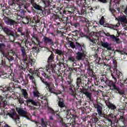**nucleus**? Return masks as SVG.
Returning <instances> with one entry per match:
<instances>
[{"instance_id":"3c124183","label":"nucleus","mask_w":127,"mask_h":127,"mask_svg":"<svg viewBox=\"0 0 127 127\" xmlns=\"http://www.w3.org/2000/svg\"><path fill=\"white\" fill-rule=\"evenodd\" d=\"M105 23V17L102 16L100 20H99V24L103 25Z\"/></svg>"},{"instance_id":"ea45409f","label":"nucleus","mask_w":127,"mask_h":127,"mask_svg":"<svg viewBox=\"0 0 127 127\" xmlns=\"http://www.w3.org/2000/svg\"><path fill=\"white\" fill-rule=\"evenodd\" d=\"M69 70L70 71V73H69V75H71V73H77L78 72V69L76 67H69Z\"/></svg>"},{"instance_id":"c9c22d12","label":"nucleus","mask_w":127,"mask_h":127,"mask_svg":"<svg viewBox=\"0 0 127 127\" xmlns=\"http://www.w3.org/2000/svg\"><path fill=\"white\" fill-rule=\"evenodd\" d=\"M2 30H3V31L4 32V33L7 34V35H9L11 33V30H10V29H9V28H7L6 27H4Z\"/></svg>"},{"instance_id":"e2e57ef3","label":"nucleus","mask_w":127,"mask_h":127,"mask_svg":"<svg viewBox=\"0 0 127 127\" xmlns=\"http://www.w3.org/2000/svg\"><path fill=\"white\" fill-rule=\"evenodd\" d=\"M100 60H101L100 58L97 57L95 60L96 64H97V65H99V64H100Z\"/></svg>"},{"instance_id":"4468645a","label":"nucleus","mask_w":127,"mask_h":127,"mask_svg":"<svg viewBox=\"0 0 127 127\" xmlns=\"http://www.w3.org/2000/svg\"><path fill=\"white\" fill-rule=\"evenodd\" d=\"M3 19L4 20V23H5L6 25H10V26L14 25L16 23L13 19L10 18L6 16H5Z\"/></svg>"},{"instance_id":"39448f33","label":"nucleus","mask_w":127,"mask_h":127,"mask_svg":"<svg viewBox=\"0 0 127 127\" xmlns=\"http://www.w3.org/2000/svg\"><path fill=\"white\" fill-rule=\"evenodd\" d=\"M86 0H76V4L80 7L79 10L83 9L84 11L83 15L86 14V13H90L92 12V10H93V7L86 5V4H87Z\"/></svg>"},{"instance_id":"20e7f679","label":"nucleus","mask_w":127,"mask_h":127,"mask_svg":"<svg viewBox=\"0 0 127 127\" xmlns=\"http://www.w3.org/2000/svg\"><path fill=\"white\" fill-rule=\"evenodd\" d=\"M103 105L101 103L94 104V107L96 109L97 113H94L92 115V121L94 124H99L100 123L99 120L101 118H105V114L103 113Z\"/></svg>"},{"instance_id":"0eeeda50","label":"nucleus","mask_w":127,"mask_h":127,"mask_svg":"<svg viewBox=\"0 0 127 127\" xmlns=\"http://www.w3.org/2000/svg\"><path fill=\"white\" fill-rule=\"evenodd\" d=\"M19 47L21 48V51L22 52V55L23 56V64H21V66H19V68L21 70H23L25 71L28 66V61H27V58H26V51L25 50V48L22 47L21 44H19Z\"/></svg>"},{"instance_id":"79ce46f5","label":"nucleus","mask_w":127,"mask_h":127,"mask_svg":"<svg viewBox=\"0 0 127 127\" xmlns=\"http://www.w3.org/2000/svg\"><path fill=\"white\" fill-rule=\"evenodd\" d=\"M62 22H63V27L64 29H69V27H70V25H69V24H67L65 23V20H63V21H62Z\"/></svg>"},{"instance_id":"9d476101","label":"nucleus","mask_w":127,"mask_h":127,"mask_svg":"<svg viewBox=\"0 0 127 127\" xmlns=\"http://www.w3.org/2000/svg\"><path fill=\"white\" fill-rule=\"evenodd\" d=\"M42 42H44L45 45L48 44V45H50L51 46H54V45L56 44V42H54L53 39L46 36H44L42 39Z\"/></svg>"},{"instance_id":"4be33fe9","label":"nucleus","mask_w":127,"mask_h":127,"mask_svg":"<svg viewBox=\"0 0 127 127\" xmlns=\"http://www.w3.org/2000/svg\"><path fill=\"white\" fill-rule=\"evenodd\" d=\"M101 46H102V47H104V48H106V49L109 50V51H111V50H112V44L107 42H102Z\"/></svg>"},{"instance_id":"bf43d9fd","label":"nucleus","mask_w":127,"mask_h":127,"mask_svg":"<svg viewBox=\"0 0 127 127\" xmlns=\"http://www.w3.org/2000/svg\"><path fill=\"white\" fill-rule=\"evenodd\" d=\"M24 99L20 97L19 98H18V102L20 104H24Z\"/></svg>"},{"instance_id":"393cba45","label":"nucleus","mask_w":127,"mask_h":127,"mask_svg":"<svg viewBox=\"0 0 127 127\" xmlns=\"http://www.w3.org/2000/svg\"><path fill=\"white\" fill-rule=\"evenodd\" d=\"M16 111L19 116H22V117H25L27 115V113L21 108H16Z\"/></svg>"},{"instance_id":"4d7b16f0","label":"nucleus","mask_w":127,"mask_h":127,"mask_svg":"<svg viewBox=\"0 0 127 127\" xmlns=\"http://www.w3.org/2000/svg\"><path fill=\"white\" fill-rule=\"evenodd\" d=\"M41 124H42V127H47V123L45 122V121H44V119L43 118L41 119Z\"/></svg>"},{"instance_id":"2f4dec72","label":"nucleus","mask_w":127,"mask_h":127,"mask_svg":"<svg viewBox=\"0 0 127 127\" xmlns=\"http://www.w3.org/2000/svg\"><path fill=\"white\" fill-rule=\"evenodd\" d=\"M118 20L119 21H120L121 23H127V16H126V15H123L119 17Z\"/></svg>"},{"instance_id":"49530a36","label":"nucleus","mask_w":127,"mask_h":127,"mask_svg":"<svg viewBox=\"0 0 127 127\" xmlns=\"http://www.w3.org/2000/svg\"><path fill=\"white\" fill-rule=\"evenodd\" d=\"M111 4H110L109 5V10H110V11H111L112 15L113 16H115V13H116V12H117V11L116 10H115V9H114V8H111Z\"/></svg>"},{"instance_id":"5701e85b","label":"nucleus","mask_w":127,"mask_h":127,"mask_svg":"<svg viewBox=\"0 0 127 127\" xmlns=\"http://www.w3.org/2000/svg\"><path fill=\"white\" fill-rule=\"evenodd\" d=\"M36 18V17H34L33 18H31V20L30 21V25L31 26H35L37 23H39L40 21V20L38 19V18L37 20Z\"/></svg>"},{"instance_id":"f3484780","label":"nucleus","mask_w":127,"mask_h":127,"mask_svg":"<svg viewBox=\"0 0 127 127\" xmlns=\"http://www.w3.org/2000/svg\"><path fill=\"white\" fill-rule=\"evenodd\" d=\"M100 80L101 81V84L102 85H107L108 87L110 86L111 84H112V82H113V80H110L107 78V77H101L100 78Z\"/></svg>"},{"instance_id":"412c9836","label":"nucleus","mask_w":127,"mask_h":127,"mask_svg":"<svg viewBox=\"0 0 127 127\" xmlns=\"http://www.w3.org/2000/svg\"><path fill=\"white\" fill-rule=\"evenodd\" d=\"M106 120L108 121L109 123L110 124H113V122L116 120V116L111 113L106 116Z\"/></svg>"},{"instance_id":"a211bd4d","label":"nucleus","mask_w":127,"mask_h":127,"mask_svg":"<svg viewBox=\"0 0 127 127\" xmlns=\"http://www.w3.org/2000/svg\"><path fill=\"white\" fill-rule=\"evenodd\" d=\"M8 115L14 121H16V120L19 119V117H18L17 114H16V112L13 109L10 110V112L8 113Z\"/></svg>"},{"instance_id":"6ab92c4d","label":"nucleus","mask_w":127,"mask_h":127,"mask_svg":"<svg viewBox=\"0 0 127 127\" xmlns=\"http://www.w3.org/2000/svg\"><path fill=\"white\" fill-rule=\"evenodd\" d=\"M71 26L75 29H80V23L77 22V20H75V18H73V21L71 22Z\"/></svg>"},{"instance_id":"de8ad7c7","label":"nucleus","mask_w":127,"mask_h":127,"mask_svg":"<svg viewBox=\"0 0 127 127\" xmlns=\"http://www.w3.org/2000/svg\"><path fill=\"white\" fill-rule=\"evenodd\" d=\"M69 43V46L70 47H71V48L72 49H76V44L75 45V43H74V42H72L71 41H68Z\"/></svg>"},{"instance_id":"1a4fd4ad","label":"nucleus","mask_w":127,"mask_h":127,"mask_svg":"<svg viewBox=\"0 0 127 127\" xmlns=\"http://www.w3.org/2000/svg\"><path fill=\"white\" fill-rule=\"evenodd\" d=\"M66 84H67L68 86L70 87L69 91H70V94L73 97V99L78 100V98L77 97H76V95H77L76 90H73V88H74V86L73 84H72V83H73V79L72 78V75H71V73L68 75L67 78H66Z\"/></svg>"},{"instance_id":"423d86ee","label":"nucleus","mask_w":127,"mask_h":127,"mask_svg":"<svg viewBox=\"0 0 127 127\" xmlns=\"http://www.w3.org/2000/svg\"><path fill=\"white\" fill-rule=\"evenodd\" d=\"M85 79H87L86 81V80L82 79L81 77H77L76 80V88L79 89L80 87H82V88H86V87H89V84H90L91 80L90 79L88 78V77L86 75L84 76Z\"/></svg>"},{"instance_id":"aec40b11","label":"nucleus","mask_w":127,"mask_h":127,"mask_svg":"<svg viewBox=\"0 0 127 127\" xmlns=\"http://www.w3.org/2000/svg\"><path fill=\"white\" fill-rule=\"evenodd\" d=\"M33 7L35 9V12L37 13H38L39 14H40L41 12H42V6H41L40 5L37 4L36 3V4H34L33 6Z\"/></svg>"},{"instance_id":"473e14b6","label":"nucleus","mask_w":127,"mask_h":127,"mask_svg":"<svg viewBox=\"0 0 127 127\" xmlns=\"http://www.w3.org/2000/svg\"><path fill=\"white\" fill-rule=\"evenodd\" d=\"M57 10L60 11V14H67L66 7H58Z\"/></svg>"},{"instance_id":"338daca9","label":"nucleus","mask_w":127,"mask_h":127,"mask_svg":"<svg viewBox=\"0 0 127 127\" xmlns=\"http://www.w3.org/2000/svg\"><path fill=\"white\" fill-rule=\"evenodd\" d=\"M90 90L92 92H96V87L94 85H92L90 86Z\"/></svg>"},{"instance_id":"bb28decb","label":"nucleus","mask_w":127,"mask_h":127,"mask_svg":"<svg viewBox=\"0 0 127 127\" xmlns=\"http://www.w3.org/2000/svg\"><path fill=\"white\" fill-rule=\"evenodd\" d=\"M51 48L52 51L55 52V54H58V55H59V56H63V55H64V52H63V51H62V50L55 49L53 48Z\"/></svg>"},{"instance_id":"774afa93","label":"nucleus","mask_w":127,"mask_h":127,"mask_svg":"<svg viewBox=\"0 0 127 127\" xmlns=\"http://www.w3.org/2000/svg\"><path fill=\"white\" fill-rule=\"evenodd\" d=\"M96 81L94 82V84L95 85V86H98V85H99V84H101V82H100V80L98 79H96Z\"/></svg>"},{"instance_id":"864d4df0","label":"nucleus","mask_w":127,"mask_h":127,"mask_svg":"<svg viewBox=\"0 0 127 127\" xmlns=\"http://www.w3.org/2000/svg\"><path fill=\"white\" fill-rule=\"evenodd\" d=\"M27 78H29V79L30 80H31V81H32V82H33V80H34V77L33 76V75H32V74H30V73H28L27 74Z\"/></svg>"},{"instance_id":"5fc2aeb1","label":"nucleus","mask_w":127,"mask_h":127,"mask_svg":"<svg viewBox=\"0 0 127 127\" xmlns=\"http://www.w3.org/2000/svg\"><path fill=\"white\" fill-rule=\"evenodd\" d=\"M33 94L34 97H37V98L39 97V95H40V93H39V92L37 91H34L33 92Z\"/></svg>"},{"instance_id":"f704fd0d","label":"nucleus","mask_w":127,"mask_h":127,"mask_svg":"<svg viewBox=\"0 0 127 127\" xmlns=\"http://www.w3.org/2000/svg\"><path fill=\"white\" fill-rule=\"evenodd\" d=\"M65 63V61L64 60V58L63 57H61L59 60V63L57 64V65L59 67L61 68L63 66H64V64Z\"/></svg>"},{"instance_id":"c85d7f7f","label":"nucleus","mask_w":127,"mask_h":127,"mask_svg":"<svg viewBox=\"0 0 127 127\" xmlns=\"http://www.w3.org/2000/svg\"><path fill=\"white\" fill-rule=\"evenodd\" d=\"M26 103L27 104V105L31 104V105H33V106H35V107H37V106H38L37 103H36V102L34 101V100L32 99L28 98L26 101Z\"/></svg>"},{"instance_id":"69168bd1","label":"nucleus","mask_w":127,"mask_h":127,"mask_svg":"<svg viewBox=\"0 0 127 127\" xmlns=\"http://www.w3.org/2000/svg\"><path fill=\"white\" fill-rule=\"evenodd\" d=\"M10 6H12V7H15V3L13 1H10L8 2Z\"/></svg>"},{"instance_id":"6e6552de","label":"nucleus","mask_w":127,"mask_h":127,"mask_svg":"<svg viewBox=\"0 0 127 127\" xmlns=\"http://www.w3.org/2000/svg\"><path fill=\"white\" fill-rule=\"evenodd\" d=\"M65 10L66 14H69V15H72V14L75 13V14H79V15H83V14L85 13L84 9L81 10L79 9L77 7L75 6H66Z\"/></svg>"},{"instance_id":"58836bf2","label":"nucleus","mask_w":127,"mask_h":127,"mask_svg":"<svg viewBox=\"0 0 127 127\" xmlns=\"http://www.w3.org/2000/svg\"><path fill=\"white\" fill-rule=\"evenodd\" d=\"M29 6V4L26 3V2H22V3H20V7L21 8V7H23L25 9L28 7Z\"/></svg>"},{"instance_id":"2eb2a0df","label":"nucleus","mask_w":127,"mask_h":127,"mask_svg":"<svg viewBox=\"0 0 127 127\" xmlns=\"http://www.w3.org/2000/svg\"><path fill=\"white\" fill-rule=\"evenodd\" d=\"M42 82L45 85L46 89L48 90L50 93H53V90L54 89V85H51L50 83L46 81H44L43 79H41Z\"/></svg>"},{"instance_id":"b1692460","label":"nucleus","mask_w":127,"mask_h":127,"mask_svg":"<svg viewBox=\"0 0 127 127\" xmlns=\"http://www.w3.org/2000/svg\"><path fill=\"white\" fill-rule=\"evenodd\" d=\"M58 99L59 100V101L58 102L59 107H60V108H61L62 109L63 108H65L66 105H65V102L64 101V99H63V98H60V97H59Z\"/></svg>"},{"instance_id":"e433bc0d","label":"nucleus","mask_w":127,"mask_h":127,"mask_svg":"<svg viewBox=\"0 0 127 127\" xmlns=\"http://www.w3.org/2000/svg\"><path fill=\"white\" fill-rule=\"evenodd\" d=\"M3 56H5L6 59L8 60L9 62H10L11 61H13V59H14L13 57L9 55V53H8L7 55H5V54H4Z\"/></svg>"},{"instance_id":"680f3d73","label":"nucleus","mask_w":127,"mask_h":127,"mask_svg":"<svg viewBox=\"0 0 127 127\" xmlns=\"http://www.w3.org/2000/svg\"><path fill=\"white\" fill-rule=\"evenodd\" d=\"M80 21H82L83 22V23H88V19L86 18H82V19H81L80 20Z\"/></svg>"},{"instance_id":"37998d69","label":"nucleus","mask_w":127,"mask_h":127,"mask_svg":"<svg viewBox=\"0 0 127 127\" xmlns=\"http://www.w3.org/2000/svg\"><path fill=\"white\" fill-rule=\"evenodd\" d=\"M42 72L43 71H40L39 69H36L34 71V75L35 74V75H37L38 77H40V74L41 73L43 76H44L43 75V74H42Z\"/></svg>"},{"instance_id":"7c9ffc66","label":"nucleus","mask_w":127,"mask_h":127,"mask_svg":"<svg viewBox=\"0 0 127 127\" xmlns=\"http://www.w3.org/2000/svg\"><path fill=\"white\" fill-rule=\"evenodd\" d=\"M52 19L53 20H57V19H59V20L61 22H62L63 21V17L62 16L60 17V16L54 14L52 17Z\"/></svg>"},{"instance_id":"6e6d98bb","label":"nucleus","mask_w":127,"mask_h":127,"mask_svg":"<svg viewBox=\"0 0 127 127\" xmlns=\"http://www.w3.org/2000/svg\"><path fill=\"white\" fill-rule=\"evenodd\" d=\"M96 41H97L96 39H95V38H93V39L89 38V41H90V42H92V43H90V45L93 46V44H96Z\"/></svg>"},{"instance_id":"ddd939ff","label":"nucleus","mask_w":127,"mask_h":127,"mask_svg":"<svg viewBox=\"0 0 127 127\" xmlns=\"http://www.w3.org/2000/svg\"><path fill=\"white\" fill-rule=\"evenodd\" d=\"M75 44V49L76 50H78V52H83V53H84V52H86V45L84 43L80 44V43L76 42Z\"/></svg>"},{"instance_id":"0e129e2a","label":"nucleus","mask_w":127,"mask_h":127,"mask_svg":"<svg viewBox=\"0 0 127 127\" xmlns=\"http://www.w3.org/2000/svg\"><path fill=\"white\" fill-rule=\"evenodd\" d=\"M117 27V25H109L108 28H111V29H115Z\"/></svg>"},{"instance_id":"a18cd8bd","label":"nucleus","mask_w":127,"mask_h":127,"mask_svg":"<svg viewBox=\"0 0 127 127\" xmlns=\"http://www.w3.org/2000/svg\"><path fill=\"white\" fill-rule=\"evenodd\" d=\"M5 45L2 43H0V52L2 53L3 55H4V52H3V49H4Z\"/></svg>"},{"instance_id":"8fccbe9b","label":"nucleus","mask_w":127,"mask_h":127,"mask_svg":"<svg viewBox=\"0 0 127 127\" xmlns=\"http://www.w3.org/2000/svg\"><path fill=\"white\" fill-rule=\"evenodd\" d=\"M17 31V32H19V33H20V35H21L22 36H25V35H24V33L22 32V28H18Z\"/></svg>"},{"instance_id":"a878e982","label":"nucleus","mask_w":127,"mask_h":127,"mask_svg":"<svg viewBox=\"0 0 127 127\" xmlns=\"http://www.w3.org/2000/svg\"><path fill=\"white\" fill-rule=\"evenodd\" d=\"M42 11L41 12L40 14H43L44 16H47V15H49L51 13V11L49 7L45 8L44 10H42Z\"/></svg>"},{"instance_id":"c03bdc74","label":"nucleus","mask_w":127,"mask_h":127,"mask_svg":"<svg viewBox=\"0 0 127 127\" xmlns=\"http://www.w3.org/2000/svg\"><path fill=\"white\" fill-rule=\"evenodd\" d=\"M108 108L112 110V111H113L114 113H115V110L117 109V107L116 105L113 104H110L108 105Z\"/></svg>"},{"instance_id":"603ef678","label":"nucleus","mask_w":127,"mask_h":127,"mask_svg":"<svg viewBox=\"0 0 127 127\" xmlns=\"http://www.w3.org/2000/svg\"><path fill=\"white\" fill-rule=\"evenodd\" d=\"M118 114L120 115V116H124V115H125V110H124V109H119L118 110Z\"/></svg>"},{"instance_id":"9b49d317","label":"nucleus","mask_w":127,"mask_h":127,"mask_svg":"<svg viewBox=\"0 0 127 127\" xmlns=\"http://www.w3.org/2000/svg\"><path fill=\"white\" fill-rule=\"evenodd\" d=\"M85 66H88L87 70V74L91 77L92 78H95L96 75H94V71H93V66L92 65H90L89 64V62L86 61V63H84Z\"/></svg>"},{"instance_id":"13d9d810","label":"nucleus","mask_w":127,"mask_h":127,"mask_svg":"<svg viewBox=\"0 0 127 127\" xmlns=\"http://www.w3.org/2000/svg\"><path fill=\"white\" fill-rule=\"evenodd\" d=\"M97 1L101 3H108L109 0H97Z\"/></svg>"},{"instance_id":"cd10ccee","label":"nucleus","mask_w":127,"mask_h":127,"mask_svg":"<svg viewBox=\"0 0 127 127\" xmlns=\"http://www.w3.org/2000/svg\"><path fill=\"white\" fill-rule=\"evenodd\" d=\"M22 20L24 24H28V23H29L30 21L31 20V17H30V16H27L23 17Z\"/></svg>"},{"instance_id":"f8f14e48","label":"nucleus","mask_w":127,"mask_h":127,"mask_svg":"<svg viewBox=\"0 0 127 127\" xmlns=\"http://www.w3.org/2000/svg\"><path fill=\"white\" fill-rule=\"evenodd\" d=\"M80 93L85 95L88 101H92V93L86 88H80Z\"/></svg>"},{"instance_id":"4c0bfd02","label":"nucleus","mask_w":127,"mask_h":127,"mask_svg":"<svg viewBox=\"0 0 127 127\" xmlns=\"http://www.w3.org/2000/svg\"><path fill=\"white\" fill-rule=\"evenodd\" d=\"M21 92L23 96H24V99H28V93H27L26 89H22Z\"/></svg>"},{"instance_id":"09e8293b","label":"nucleus","mask_w":127,"mask_h":127,"mask_svg":"<svg viewBox=\"0 0 127 127\" xmlns=\"http://www.w3.org/2000/svg\"><path fill=\"white\" fill-rule=\"evenodd\" d=\"M63 20H64L65 23H66L67 24H70V25H71V22H72V21H70V20H69V18H68V17H63Z\"/></svg>"},{"instance_id":"72a5a7b5","label":"nucleus","mask_w":127,"mask_h":127,"mask_svg":"<svg viewBox=\"0 0 127 127\" xmlns=\"http://www.w3.org/2000/svg\"><path fill=\"white\" fill-rule=\"evenodd\" d=\"M83 56H84V53L81 52H78L76 53L77 60H78V61L82 60V59L83 58Z\"/></svg>"},{"instance_id":"f03ea898","label":"nucleus","mask_w":127,"mask_h":127,"mask_svg":"<svg viewBox=\"0 0 127 127\" xmlns=\"http://www.w3.org/2000/svg\"><path fill=\"white\" fill-rule=\"evenodd\" d=\"M55 56L54 55V53L53 52H51V55L49 57L48 59V64L46 66V71H42V74H43L44 77L48 79V80H50L51 78V72L55 73V70L54 68L56 67V64H55V62H54V58Z\"/></svg>"},{"instance_id":"dca6fc26","label":"nucleus","mask_w":127,"mask_h":127,"mask_svg":"<svg viewBox=\"0 0 127 127\" xmlns=\"http://www.w3.org/2000/svg\"><path fill=\"white\" fill-rule=\"evenodd\" d=\"M43 42H41L39 41V39L38 37L36 36L35 35H33L32 38V43L34 44V45H37V46H39V47H41V44H42Z\"/></svg>"},{"instance_id":"7ed1b4c3","label":"nucleus","mask_w":127,"mask_h":127,"mask_svg":"<svg viewBox=\"0 0 127 127\" xmlns=\"http://www.w3.org/2000/svg\"><path fill=\"white\" fill-rule=\"evenodd\" d=\"M122 76L123 73L120 71H117L116 75H114V74H112V77L113 79V81L109 85L110 90H112V91H114L115 93H117V94H119V95H125V90L121 89L120 87L116 85V83H117V79H122Z\"/></svg>"},{"instance_id":"052dcab7","label":"nucleus","mask_w":127,"mask_h":127,"mask_svg":"<svg viewBox=\"0 0 127 127\" xmlns=\"http://www.w3.org/2000/svg\"><path fill=\"white\" fill-rule=\"evenodd\" d=\"M67 60L68 61H70L71 62H74V61H75V58L74 57H69Z\"/></svg>"},{"instance_id":"f257e3e1","label":"nucleus","mask_w":127,"mask_h":127,"mask_svg":"<svg viewBox=\"0 0 127 127\" xmlns=\"http://www.w3.org/2000/svg\"><path fill=\"white\" fill-rule=\"evenodd\" d=\"M51 113L54 116H56L57 120L58 123H60L62 126L64 127H76V120L78 119V117L72 113V112H67V114L66 115V119L67 120H70L69 123L65 124L63 122V118L61 116V112H58V111H54V110L52 108L50 109Z\"/></svg>"},{"instance_id":"a19ab883","label":"nucleus","mask_w":127,"mask_h":127,"mask_svg":"<svg viewBox=\"0 0 127 127\" xmlns=\"http://www.w3.org/2000/svg\"><path fill=\"white\" fill-rule=\"evenodd\" d=\"M111 36V39H113V41L114 42H116V43H119V41H120V39L119 38H117L115 35H112Z\"/></svg>"},{"instance_id":"c756f323","label":"nucleus","mask_w":127,"mask_h":127,"mask_svg":"<svg viewBox=\"0 0 127 127\" xmlns=\"http://www.w3.org/2000/svg\"><path fill=\"white\" fill-rule=\"evenodd\" d=\"M19 35H17V32H15V34L10 35L9 37V39L11 42H14V40L16 39V37H18Z\"/></svg>"}]
</instances>
